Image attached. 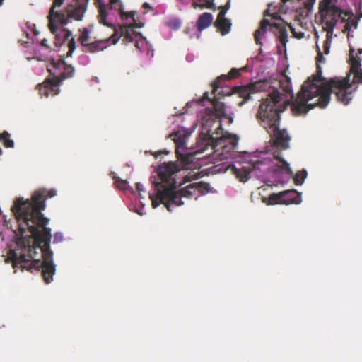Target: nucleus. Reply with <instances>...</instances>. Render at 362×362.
Segmentation results:
<instances>
[{
	"mask_svg": "<svg viewBox=\"0 0 362 362\" xmlns=\"http://www.w3.org/2000/svg\"><path fill=\"white\" fill-rule=\"evenodd\" d=\"M212 88L214 95L213 100L205 92L202 100H192L187 103V107H189L207 100L212 105V108L206 107L199 111L198 118L201 129L197 146L187 147V141L197 125V123H194L189 128L181 127L170 134L176 146L177 157L185 162L206 157L214 162L234 159L235 164L232 165V170L242 182L255 176L265 183H287L293 173L288 163L281 157L280 151L289 147L290 136L286 129H279V112L286 108L290 99L293 98L291 84L288 83L284 88L287 94L286 98L277 89H272L269 98L263 100L260 104L257 117L273 141L267 146L266 151L252 153L235 151L238 137L230 134H223L219 119L226 117L227 111L218 96L223 90L218 81L212 83Z\"/></svg>",
	"mask_w": 362,
	"mask_h": 362,
	"instance_id": "nucleus-1",
	"label": "nucleus"
},
{
	"mask_svg": "<svg viewBox=\"0 0 362 362\" xmlns=\"http://www.w3.org/2000/svg\"><path fill=\"white\" fill-rule=\"evenodd\" d=\"M49 197L57 195V190L47 191L40 189L33 193L31 199L16 198L11 206V211L17 221L20 237L16 238L14 246L9 249L7 262L13 268L21 270L41 272L46 284L50 283L55 274L56 266L53 253L49 249L52 237L51 228L47 227L49 219L42 211L46 206L45 194Z\"/></svg>",
	"mask_w": 362,
	"mask_h": 362,
	"instance_id": "nucleus-2",
	"label": "nucleus"
},
{
	"mask_svg": "<svg viewBox=\"0 0 362 362\" xmlns=\"http://www.w3.org/2000/svg\"><path fill=\"white\" fill-rule=\"evenodd\" d=\"M361 54L362 48L355 52V49L350 47V71L353 74L351 83L349 82V76L329 80L315 77L313 80H307L303 84L298 97L291 105L293 113L297 115H305L309 110L317 106L325 108L329 103L332 93L336 95L338 101L345 105H348L358 85L362 84V59L358 56Z\"/></svg>",
	"mask_w": 362,
	"mask_h": 362,
	"instance_id": "nucleus-3",
	"label": "nucleus"
},
{
	"mask_svg": "<svg viewBox=\"0 0 362 362\" xmlns=\"http://www.w3.org/2000/svg\"><path fill=\"white\" fill-rule=\"evenodd\" d=\"M178 170L179 167L175 163H164L159 166L157 175L151 177L153 189L148 195L153 208L163 204L171 212L174 206L185 204L182 199H197L211 192L210 185L202 182L190 183L177 191L175 175Z\"/></svg>",
	"mask_w": 362,
	"mask_h": 362,
	"instance_id": "nucleus-4",
	"label": "nucleus"
},
{
	"mask_svg": "<svg viewBox=\"0 0 362 362\" xmlns=\"http://www.w3.org/2000/svg\"><path fill=\"white\" fill-rule=\"evenodd\" d=\"M315 0H309L305 3V6L296 11L295 20L289 25L290 29L294 37L302 39L305 37H310V30L315 32L316 40V47L317 49V60L319 62H324L323 54L329 53L333 30L339 19L341 18V12L340 6L337 0H322L320 4V12L322 18L323 29L326 31V40L323 44V52L320 50L317 41L319 40L318 33L316 31L311 21L313 7Z\"/></svg>",
	"mask_w": 362,
	"mask_h": 362,
	"instance_id": "nucleus-5",
	"label": "nucleus"
},
{
	"mask_svg": "<svg viewBox=\"0 0 362 362\" xmlns=\"http://www.w3.org/2000/svg\"><path fill=\"white\" fill-rule=\"evenodd\" d=\"M98 10V20L100 23L107 27H113L119 16L122 24L119 25L120 37H123L128 42L135 41L136 47L141 52H145L149 58L153 57V49L148 41L141 33L134 30L141 28L143 23H136L134 11L126 12L121 0H110L107 4L102 0H96Z\"/></svg>",
	"mask_w": 362,
	"mask_h": 362,
	"instance_id": "nucleus-6",
	"label": "nucleus"
},
{
	"mask_svg": "<svg viewBox=\"0 0 362 362\" xmlns=\"http://www.w3.org/2000/svg\"><path fill=\"white\" fill-rule=\"evenodd\" d=\"M64 0H54L49 11V28L55 36V44L59 45L68 39L71 32L64 28L70 20H82L87 9L88 0H76L68 4L64 9L59 8Z\"/></svg>",
	"mask_w": 362,
	"mask_h": 362,
	"instance_id": "nucleus-7",
	"label": "nucleus"
},
{
	"mask_svg": "<svg viewBox=\"0 0 362 362\" xmlns=\"http://www.w3.org/2000/svg\"><path fill=\"white\" fill-rule=\"evenodd\" d=\"M47 71L52 78H47L42 83L38 85L40 95L42 97L54 96L59 93V85L62 81L68 78H71L74 74V68L67 64L64 59L59 58L52 59L47 66Z\"/></svg>",
	"mask_w": 362,
	"mask_h": 362,
	"instance_id": "nucleus-8",
	"label": "nucleus"
},
{
	"mask_svg": "<svg viewBox=\"0 0 362 362\" xmlns=\"http://www.w3.org/2000/svg\"><path fill=\"white\" fill-rule=\"evenodd\" d=\"M267 29L277 36L284 47L286 46L288 42V36L284 25V21L276 12L270 13V6L264 11V18L262 21L260 28L255 33V40L257 44H262L260 36L264 35Z\"/></svg>",
	"mask_w": 362,
	"mask_h": 362,
	"instance_id": "nucleus-9",
	"label": "nucleus"
},
{
	"mask_svg": "<svg viewBox=\"0 0 362 362\" xmlns=\"http://www.w3.org/2000/svg\"><path fill=\"white\" fill-rule=\"evenodd\" d=\"M112 28H114V33L110 38L90 42L87 44L83 50L85 52L96 53L106 49L110 45V42H111L112 45H115L120 38L119 29H117L115 25Z\"/></svg>",
	"mask_w": 362,
	"mask_h": 362,
	"instance_id": "nucleus-10",
	"label": "nucleus"
},
{
	"mask_svg": "<svg viewBox=\"0 0 362 362\" xmlns=\"http://www.w3.org/2000/svg\"><path fill=\"white\" fill-rule=\"evenodd\" d=\"M225 15L226 11H221L215 22L216 26L220 30L222 35L229 33L231 28V22L229 19L225 18Z\"/></svg>",
	"mask_w": 362,
	"mask_h": 362,
	"instance_id": "nucleus-11",
	"label": "nucleus"
},
{
	"mask_svg": "<svg viewBox=\"0 0 362 362\" xmlns=\"http://www.w3.org/2000/svg\"><path fill=\"white\" fill-rule=\"evenodd\" d=\"M264 84L261 82L252 83L249 86L243 88L240 91V95L244 98L240 103H239V105L242 106L245 100L250 99V94L259 91L263 88Z\"/></svg>",
	"mask_w": 362,
	"mask_h": 362,
	"instance_id": "nucleus-12",
	"label": "nucleus"
},
{
	"mask_svg": "<svg viewBox=\"0 0 362 362\" xmlns=\"http://www.w3.org/2000/svg\"><path fill=\"white\" fill-rule=\"evenodd\" d=\"M282 203L285 204H300L302 202L301 194L296 190H288L281 192Z\"/></svg>",
	"mask_w": 362,
	"mask_h": 362,
	"instance_id": "nucleus-13",
	"label": "nucleus"
},
{
	"mask_svg": "<svg viewBox=\"0 0 362 362\" xmlns=\"http://www.w3.org/2000/svg\"><path fill=\"white\" fill-rule=\"evenodd\" d=\"M212 21L213 15L211 13L205 12L199 17L197 21V28L199 31L198 38L200 37L202 31L211 25Z\"/></svg>",
	"mask_w": 362,
	"mask_h": 362,
	"instance_id": "nucleus-14",
	"label": "nucleus"
},
{
	"mask_svg": "<svg viewBox=\"0 0 362 362\" xmlns=\"http://www.w3.org/2000/svg\"><path fill=\"white\" fill-rule=\"evenodd\" d=\"M112 178L115 180V185L117 189L122 191H129L132 194L135 193L134 189L129 185L127 180L120 179L114 173H112Z\"/></svg>",
	"mask_w": 362,
	"mask_h": 362,
	"instance_id": "nucleus-15",
	"label": "nucleus"
},
{
	"mask_svg": "<svg viewBox=\"0 0 362 362\" xmlns=\"http://www.w3.org/2000/svg\"><path fill=\"white\" fill-rule=\"evenodd\" d=\"M93 27L89 26L88 28H84L81 30V34L78 38V40L85 48L87 44H89L88 40L90 38V34L92 31Z\"/></svg>",
	"mask_w": 362,
	"mask_h": 362,
	"instance_id": "nucleus-16",
	"label": "nucleus"
},
{
	"mask_svg": "<svg viewBox=\"0 0 362 362\" xmlns=\"http://www.w3.org/2000/svg\"><path fill=\"white\" fill-rule=\"evenodd\" d=\"M263 202L267 204H283L281 192L279 194H272L268 198L263 197Z\"/></svg>",
	"mask_w": 362,
	"mask_h": 362,
	"instance_id": "nucleus-17",
	"label": "nucleus"
},
{
	"mask_svg": "<svg viewBox=\"0 0 362 362\" xmlns=\"http://www.w3.org/2000/svg\"><path fill=\"white\" fill-rule=\"evenodd\" d=\"M10 134L7 132H4L1 134H0V141H2L4 145L6 148H13L14 146L13 141L10 139ZM2 153V151L0 148V155Z\"/></svg>",
	"mask_w": 362,
	"mask_h": 362,
	"instance_id": "nucleus-18",
	"label": "nucleus"
},
{
	"mask_svg": "<svg viewBox=\"0 0 362 362\" xmlns=\"http://www.w3.org/2000/svg\"><path fill=\"white\" fill-rule=\"evenodd\" d=\"M307 177V171L305 170H300L298 171L293 180H294V182L296 185H300L303 183L305 179Z\"/></svg>",
	"mask_w": 362,
	"mask_h": 362,
	"instance_id": "nucleus-19",
	"label": "nucleus"
},
{
	"mask_svg": "<svg viewBox=\"0 0 362 362\" xmlns=\"http://www.w3.org/2000/svg\"><path fill=\"white\" fill-rule=\"evenodd\" d=\"M167 25L173 30H177L180 28L181 25V21L179 18H172L168 21Z\"/></svg>",
	"mask_w": 362,
	"mask_h": 362,
	"instance_id": "nucleus-20",
	"label": "nucleus"
},
{
	"mask_svg": "<svg viewBox=\"0 0 362 362\" xmlns=\"http://www.w3.org/2000/svg\"><path fill=\"white\" fill-rule=\"evenodd\" d=\"M246 69H247V66H244L242 69L233 68L228 73V78H235L240 74V72L245 71Z\"/></svg>",
	"mask_w": 362,
	"mask_h": 362,
	"instance_id": "nucleus-21",
	"label": "nucleus"
},
{
	"mask_svg": "<svg viewBox=\"0 0 362 362\" xmlns=\"http://www.w3.org/2000/svg\"><path fill=\"white\" fill-rule=\"evenodd\" d=\"M89 62V57L86 54H82L78 57V63L82 66H86Z\"/></svg>",
	"mask_w": 362,
	"mask_h": 362,
	"instance_id": "nucleus-22",
	"label": "nucleus"
},
{
	"mask_svg": "<svg viewBox=\"0 0 362 362\" xmlns=\"http://www.w3.org/2000/svg\"><path fill=\"white\" fill-rule=\"evenodd\" d=\"M69 52L67 53L68 56H71L72 53L76 49V44L74 40L72 38L69 40L68 43Z\"/></svg>",
	"mask_w": 362,
	"mask_h": 362,
	"instance_id": "nucleus-23",
	"label": "nucleus"
},
{
	"mask_svg": "<svg viewBox=\"0 0 362 362\" xmlns=\"http://www.w3.org/2000/svg\"><path fill=\"white\" fill-rule=\"evenodd\" d=\"M358 23L356 21H352L351 24L349 23H347L345 25V30L349 32L348 33V37H349V31L351 30V27L353 26L354 29H356Z\"/></svg>",
	"mask_w": 362,
	"mask_h": 362,
	"instance_id": "nucleus-24",
	"label": "nucleus"
},
{
	"mask_svg": "<svg viewBox=\"0 0 362 362\" xmlns=\"http://www.w3.org/2000/svg\"><path fill=\"white\" fill-rule=\"evenodd\" d=\"M62 240H63V234L61 232H57L54 235L53 243H58L62 242Z\"/></svg>",
	"mask_w": 362,
	"mask_h": 362,
	"instance_id": "nucleus-25",
	"label": "nucleus"
},
{
	"mask_svg": "<svg viewBox=\"0 0 362 362\" xmlns=\"http://www.w3.org/2000/svg\"><path fill=\"white\" fill-rule=\"evenodd\" d=\"M141 207L139 209H135V212L137 213L138 214L142 216V215L145 214V211H144L145 204H144L143 202H141Z\"/></svg>",
	"mask_w": 362,
	"mask_h": 362,
	"instance_id": "nucleus-26",
	"label": "nucleus"
},
{
	"mask_svg": "<svg viewBox=\"0 0 362 362\" xmlns=\"http://www.w3.org/2000/svg\"><path fill=\"white\" fill-rule=\"evenodd\" d=\"M136 190L138 191V192H145V188H144L143 184H141V182H137L136 184Z\"/></svg>",
	"mask_w": 362,
	"mask_h": 362,
	"instance_id": "nucleus-27",
	"label": "nucleus"
},
{
	"mask_svg": "<svg viewBox=\"0 0 362 362\" xmlns=\"http://www.w3.org/2000/svg\"><path fill=\"white\" fill-rule=\"evenodd\" d=\"M200 174H201V173H200V172H197V173H193V174H191V173H190V175H186V178H187V179H189V180L191 177H194V179H196V178H197V177H199V175Z\"/></svg>",
	"mask_w": 362,
	"mask_h": 362,
	"instance_id": "nucleus-28",
	"label": "nucleus"
},
{
	"mask_svg": "<svg viewBox=\"0 0 362 362\" xmlns=\"http://www.w3.org/2000/svg\"><path fill=\"white\" fill-rule=\"evenodd\" d=\"M230 0H228L227 4H226L225 6L221 7V11H226V13L227 11H228V9L230 8Z\"/></svg>",
	"mask_w": 362,
	"mask_h": 362,
	"instance_id": "nucleus-29",
	"label": "nucleus"
},
{
	"mask_svg": "<svg viewBox=\"0 0 362 362\" xmlns=\"http://www.w3.org/2000/svg\"><path fill=\"white\" fill-rule=\"evenodd\" d=\"M41 45H42V47H46L47 49H48V48H49V47H48V45H47V40H46V39H44V40L42 41Z\"/></svg>",
	"mask_w": 362,
	"mask_h": 362,
	"instance_id": "nucleus-30",
	"label": "nucleus"
},
{
	"mask_svg": "<svg viewBox=\"0 0 362 362\" xmlns=\"http://www.w3.org/2000/svg\"><path fill=\"white\" fill-rule=\"evenodd\" d=\"M138 195L140 202H143L142 200L144 199V197L143 196L142 192H138Z\"/></svg>",
	"mask_w": 362,
	"mask_h": 362,
	"instance_id": "nucleus-31",
	"label": "nucleus"
},
{
	"mask_svg": "<svg viewBox=\"0 0 362 362\" xmlns=\"http://www.w3.org/2000/svg\"><path fill=\"white\" fill-rule=\"evenodd\" d=\"M183 4H187L189 3V0H179Z\"/></svg>",
	"mask_w": 362,
	"mask_h": 362,
	"instance_id": "nucleus-32",
	"label": "nucleus"
},
{
	"mask_svg": "<svg viewBox=\"0 0 362 362\" xmlns=\"http://www.w3.org/2000/svg\"><path fill=\"white\" fill-rule=\"evenodd\" d=\"M144 8H151L150 4H148V3H144Z\"/></svg>",
	"mask_w": 362,
	"mask_h": 362,
	"instance_id": "nucleus-33",
	"label": "nucleus"
},
{
	"mask_svg": "<svg viewBox=\"0 0 362 362\" xmlns=\"http://www.w3.org/2000/svg\"><path fill=\"white\" fill-rule=\"evenodd\" d=\"M162 153V151H158L156 153L155 156L156 157H158L159 154H161Z\"/></svg>",
	"mask_w": 362,
	"mask_h": 362,
	"instance_id": "nucleus-34",
	"label": "nucleus"
},
{
	"mask_svg": "<svg viewBox=\"0 0 362 362\" xmlns=\"http://www.w3.org/2000/svg\"><path fill=\"white\" fill-rule=\"evenodd\" d=\"M230 165H231L230 164L228 165L224 168V170H224V171H226V170H227V169H228Z\"/></svg>",
	"mask_w": 362,
	"mask_h": 362,
	"instance_id": "nucleus-35",
	"label": "nucleus"
},
{
	"mask_svg": "<svg viewBox=\"0 0 362 362\" xmlns=\"http://www.w3.org/2000/svg\"><path fill=\"white\" fill-rule=\"evenodd\" d=\"M187 59L189 62H190V61H191V57H189V56H187Z\"/></svg>",
	"mask_w": 362,
	"mask_h": 362,
	"instance_id": "nucleus-36",
	"label": "nucleus"
},
{
	"mask_svg": "<svg viewBox=\"0 0 362 362\" xmlns=\"http://www.w3.org/2000/svg\"><path fill=\"white\" fill-rule=\"evenodd\" d=\"M187 59L189 62H190V61H191V57H189V56H187Z\"/></svg>",
	"mask_w": 362,
	"mask_h": 362,
	"instance_id": "nucleus-37",
	"label": "nucleus"
},
{
	"mask_svg": "<svg viewBox=\"0 0 362 362\" xmlns=\"http://www.w3.org/2000/svg\"><path fill=\"white\" fill-rule=\"evenodd\" d=\"M4 0H0V6L3 4Z\"/></svg>",
	"mask_w": 362,
	"mask_h": 362,
	"instance_id": "nucleus-38",
	"label": "nucleus"
},
{
	"mask_svg": "<svg viewBox=\"0 0 362 362\" xmlns=\"http://www.w3.org/2000/svg\"><path fill=\"white\" fill-rule=\"evenodd\" d=\"M164 153H165V154H168V153H169V151H164Z\"/></svg>",
	"mask_w": 362,
	"mask_h": 362,
	"instance_id": "nucleus-39",
	"label": "nucleus"
},
{
	"mask_svg": "<svg viewBox=\"0 0 362 362\" xmlns=\"http://www.w3.org/2000/svg\"><path fill=\"white\" fill-rule=\"evenodd\" d=\"M98 81V78H95V81Z\"/></svg>",
	"mask_w": 362,
	"mask_h": 362,
	"instance_id": "nucleus-40",
	"label": "nucleus"
},
{
	"mask_svg": "<svg viewBox=\"0 0 362 362\" xmlns=\"http://www.w3.org/2000/svg\"><path fill=\"white\" fill-rule=\"evenodd\" d=\"M98 81V78H95V81Z\"/></svg>",
	"mask_w": 362,
	"mask_h": 362,
	"instance_id": "nucleus-41",
	"label": "nucleus"
},
{
	"mask_svg": "<svg viewBox=\"0 0 362 362\" xmlns=\"http://www.w3.org/2000/svg\"><path fill=\"white\" fill-rule=\"evenodd\" d=\"M361 17H362V13H361Z\"/></svg>",
	"mask_w": 362,
	"mask_h": 362,
	"instance_id": "nucleus-42",
	"label": "nucleus"
}]
</instances>
